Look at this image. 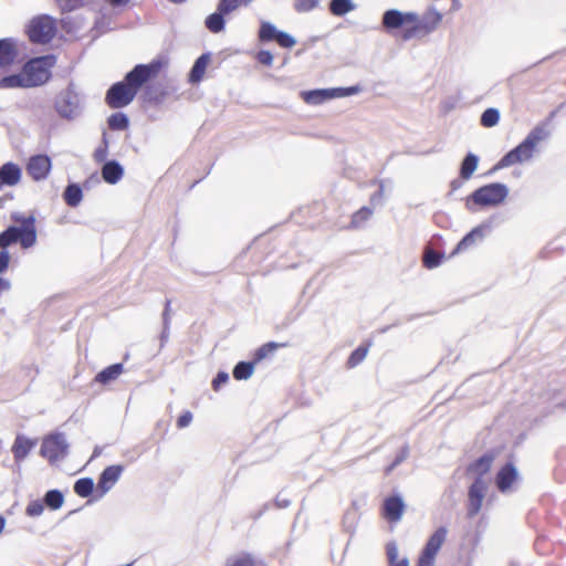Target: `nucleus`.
Listing matches in <instances>:
<instances>
[{"label":"nucleus","instance_id":"f257e3e1","mask_svg":"<svg viewBox=\"0 0 566 566\" xmlns=\"http://www.w3.org/2000/svg\"><path fill=\"white\" fill-rule=\"evenodd\" d=\"M168 60L157 56L149 63L136 64L128 71L122 81L113 83L105 93V104L112 109H122L128 106L146 83L156 78L166 67Z\"/></svg>","mask_w":566,"mask_h":566},{"label":"nucleus","instance_id":"f03ea898","mask_svg":"<svg viewBox=\"0 0 566 566\" xmlns=\"http://www.w3.org/2000/svg\"><path fill=\"white\" fill-rule=\"evenodd\" d=\"M549 134L546 123L536 125L520 144L501 157L490 172L530 160L538 143L548 138Z\"/></svg>","mask_w":566,"mask_h":566},{"label":"nucleus","instance_id":"7ed1b4c3","mask_svg":"<svg viewBox=\"0 0 566 566\" xmlns=\"http://www.w3.org/2000/svg\"><path fill=\"white\" fill-rule=\"evenodd\" d=\"M510 189L503 182L485 184L472 191L465 199V208L475 212L484 208H495L504 203L509 197Z\"/></svg>","mask_w":566,"mask_h":566},{"label":"nucleus","instance_id":"20e7f679","mask_svg":"<svg viewBox=\"0 0 566 566\" xmlns=\"http://www.w3.org/2000/svg\"><path fill=\"white\" fill-rule=\"evenodd\" d=\"M54 108L59 116L66 120H74L83 114L84 96L76 91L73 82L56 95Z\"/></svg>","mask_w":566,"mask_h":566},{"label":"nucleus","instance_id":"39448f33","mask_svg":"<svg viewBox=\"0 0 566 566\" xmlns=\"http://www.w3.org/2000/svg\"><path fill=\"white\" fill-rule=\"evenodd\" d=\"M416 21V12L400 11L398 9H388L381 15V29L390 35L400 34L403 41H409L415 36H409V30Z\"/></svg>","mask_w":566,"mask_h":566},{"label":"nucleus","instance_id":"423d86ee","mask_svg":"<svg viewBox=\"0 0 566 566\" xmlns=\"http://www.w3.org/2000/svg\"><path fill=\"white\" fill-rule=\"evenodd\" d=\"M256 40L262 45L276 43L280 48L287 50L297 43L294 35L279 29L273 22L268 20H260Z\"/></svg>","mask_w":566,"mask_h":566},{"label":"nucleus","instance_id":"0eeeda50","mask_svg":"<svg viewBox=\"0 0 566 566\" xmlns=\"http://www.w3.org/2000/svg\"><path fill=\"white\" fill-rule=\"evenodd\" d=\"M69 448L70 444L66 441L65 433L55 430L42 438L39 453L53 464L69 454Z\"/></svg>","mask_w":566,"mask_h":566},{"label":"nucleus","instance_id":"6e6552de","mask_svg":"<svg viewBox=\"0 0 566 566\" xmlns=\"http://www.w3.org/2000/svg\"><path fill=\"white\" fill-rule=\"evenodd\" d=\"M442 21V13L430 7L421 17L416 13V21L409 30V36H421L433 32Z\"/></svg>","mask_w":566,"mask_h":566},{"label":"nucleus","instance_id":"1a4fd4ad","mask_svg":"<svg viewBox=\"0 0 566 566\" xmlns=\"http://www.w3.org/2000/svg\"><path fill=\"white\" fill-rule=\"evenodd\" d=\"M35 85V59H30L18 74L0 80V88L32 87Z\"/></svg>","mask_w":566,"mask_h":566},{"label":"nucleus","instance_id":"9d476101","mask_svg":"<svg viewBox=\"0 0 566 566\" xmlns=\"http://www.w3.org/2000/svg\"><path fill=\"white\" fill-rule=\"evenodd\" d=\"M488 491V484L484 479L474 478L468 489L467 517H475L482 507L483 500Z\"/></svg>","mask_w":566,"mask_h":566},{"label":"nucleus","instance_id":"9b49d317","mask_svg":"<svg viewBox=\"0 0 566 566\" xmlns=\"http://www.w3.org/2000/svg\"><path fill=\"white\" fill-rule=\"evenodd\" d=\"M124 470L123 464L106 467L98 475L95 499H103L118 482Z\"/></svg>","mask_w":566,"mask_h":566},{"label":"nucleus","instance_id":"f8f14e48","mask_svg":"<svg viewBox=\"0 0 566 566\" xmlns=\"http://www.w3.org/2000/svg\"><path fill=\"white\" fill-rule=\"evenodd\" d=\"M492 229L491 220H485L467 232L462 239L457 243L453 251L450 253L449 258H452L465 250L470 247L474 245L476 242H482L485 238L486 233Z\"/></svg>","mask_w":566,"mask_h":566},{"label":"nucleus","instance_id":"ddd939ff","mask_svg":"<svg viewBox=\"0 0 566 566\" xmlns=\"http://www.w3.org/2000/svg\"><path fill=\"white\" fill-rule=\"evenodd\" d=\"M406 511V503L402 495L398 492L385 497L381 509L382 517L389 523H397L401 520Z\"/></svg>","mask_w":566,"mask_h":566},{"label":"nucleus","instance_id":"4468645a","mask_svg":"<svg viewBox=\"0 0 566 566\" xmlns=\"http://www.w3.org/2000/svg\"><path fill=\"white\" fill-rule=\"evenodd\" d=\"M520 479V472L512 460L505 462L496 472L494 483L499 492H509Z\"/></svg>","mask_w":566,"mask_h":566},{"label":"nucleus","instance_id":"2eb2a0df","mask_svg":"<svg viewBox=\"0 0 566 566\" xmlns=\"http://www.w3.org/2000/svg\"><path fill=\"white\" fill-rule=\"evenodd\" d=\"M56 33V19L49 14H38V45L49 44Z\"/></svg>","mask_w":566,"mask_h":566},{"label":"nucleus","instance_id":"dca6fc26","mask_svg":"<svg viewBox=\"0 0 566 566\" xmlns=\"http://www.w3.org/2000/svg\"><path fill=\"white\" fill-rule=\"evenodd\" d=\"M143 88L142 99L146 105L159 106L169 96L167 86L161 83H146Z\"/></svg>","mask_w":566,"mask_h":566},{"label":"nucleus","instance_id":"f3484780","mask_svg":"<svg viewBox=\"0 0 566 566\" xmlns=\"http://www.w3.org/2000/svg\"><path fill=\"white\" fill-rule=\"evenodd\" d=\"M495 458L496 452L494 450L484 452L467 465L465 473L475 474V478L484 479V475L490 472Z\"/></svg>","mask_w":566,"mask_h":566},{"label":"nucleus","instance_id":"a211bd4d","mask_svg":"<svg viewBox=\"0 0 566 566\" xmlns=\"http://www.w3.org/2000/svg\"><path fill=\"white\" fill-rule=\"evenodd\" d=\"M113 13L109 8L106 6H102L98 9L97 15L95 18L94 24L91 29V34L93 39H97L98 36L113 31L115 28L112 25Z\"/></svg>","mask_w":566,"mask_h":566},{"label":"nucleus","instance_id":"6ab92c4d","mask_svg":"<svg viewBox=\"0 0 566 566\" xmlns=\"http://www.w3.org/2000/svg\"><path fill=\"white\" fill-rule=\"evenodd\" d=\"M447 534L448 530L446 526L442 525L436 528V531L427 539L420 554L436 559L437 554L439 553L441 546L443 545L447 538Z\"/></svg>","mask_w":566,"mask_h":566},{"label":"nucleus","instance_id":"aec40b11","mask_svg":"<svg viewBox=\"0 0 566 566\" xmlns=\"http://www.w3.org/2000/svg\"><path fill=\"white\" fill-rule=\"evenodd\" d=\"M65 502L64 493L59 489H51L46 491L41 500L38 499V516H40L45 509L56 511L63 506Z\"/></svg>","mask_w":566,"mask_h":566},{"label":"nucleus","instance_id":"412c9836","mask_svg":"<svg viewBox=\"0 0 566 566\" xmlns=\"http://www.w3.org/2000/svg\"><path fill=\"white\" fill-rule=\"evenodd\" d=\"M57 56L54 53L38 55V86L45 85L52 78V67L55 66Z\"/></svg>","mask_w":566,"mask_h":566},{"label":"nucleus","instance_id":"4be33fe9","mask_svg":"<svg viewBox=\"0 0 566 566\" xmlns=\"http://www.w3.org/2000/svg\"><path fill=\"white\" fill-rule=\"evenodd\" d=\"M211 52H203L200 54L193 62L189 73H188V83L191 85H197L201 83L205 77L207 67L211 61Z\"/></svg>","mask_w":566,"mask_h":566},{"label":"nucleus","instance_id":"5701e85b","mask_svg":"<svg viewBox=\"0 0 566 566\" xmlns=\"http://www.w3.org/2000/svg\"><path fill=\"white\" fill-rule=\"evenodd\" d=\"M124 166L116 159L105 161L101 167L102 179L108 185H116L124 177Z\"/></svg>","mask_w":566,"mask_h":566},{"label":"nucleus","instance_id":"b1692460","mask_svg":"<svg viewBox=\"0 0 566 566\" xmlns=\"http://www.w3.org/2000/svg\"><path fill=\"white\" fill-rule=\"evenodd\" d=\"M18 55L19 49L12 39L0 40V70L10 66Z\"/></svg>","mask_w":566,"mask_h":566},{"label":"nucleus","instance_id":"393cba45","mask_svg":"<svg viewBox=\"0 0 566 566\" xmlns=\"http://www.w3.org/2000/svg\"><path fill=\"white\" fill-rule=\"evenodd\" d=\"M73 491L80 497H83V499L90 497V500L87 501V504L99 500V499H95L96 486H95L93 478H91V476H84V478L77 479L73 484Z\"/></svg>","mask_w":566,"mask_h":566},{"label":"nucleus","instance_id":"a878e982","mask_svg":"<svg viewBox=\"0 0 566 566\" xmlns=\"http://www.w3.org/2000/svg\"><path fill=\"white\" fill-rule=\"evenodd\" d=\"M301 98L308 105H321L333 98V93L329 88H314L306 90L300 93Z\"/></svg>","mask_w":566,"mask_h":566},{"label":"nucleus","instance_id":"bb28decb","mask_svg":"<svg viewBox=\"0 0 566 566\" xmlns=\"http://www.w3.org/2000/svg\"><path fill=\"white\" fill-rule=\"evenodd\" d=\"M21 169L13 163H7L0 168V188L4 185L14 186L20 181Z\"/></svg>","mask_w":566,"mask_h":566},{"label":"nucleus","instance_id":"cd10ccee","mask_svg":"<svg viewBox=\"0 0 566 566\" xmlns=\"http://www.w3.org/2000/svg\"><path fill=\"white\" fill-rule=\"evenodd\" d=\"M124 371L123 363H115L98 371L94 380L101 385H108L119 377Z\"/></svg>","mask_w":566,"mask_h":566},{"label":"nucleus","instance_id":"c85d7f7f","mask_svg":"<svg viewBox=\"0 0 566 566\" xmlns=\"http://www.w3.org/2000/svg\"><path fill=\"white\" fill-rule=\"evenodd\" d=\"M479 163L480 157L472 151L467 153L459 166V175L461 178L471 179L479 167Z\"/></svg>","mask_w":566,"mask_h":566},{"label":"nucleus","instance_id":"c756f323","mask_svg":"<svg viewBox=\"0 0 566 566\" xmlns=\"http://www.w3.org/2000/svg\"><path fill=\"white\" fill-rule=\"evenodd\" d=\"M62 197L69 207L76 208L83 200V187L77 182H69Z\"/></svg>","mask_w":566,"mask_h":566},{"label":"nucleus","instance_id":"7c9ffc66","mask_svg":"<svg viewBox=\"0 0 566 566\" xmlns=\"http://www.w3.org/2000/svg\"><path fill=\"white\" fill-rule=\"evenodd\" d=\"M226 15L218 8H216V11L208 14L205 19L206 29L213 34L223 32L226 30Z\"/></svg>","mask_w":566,"mask_h":566},{"label":"nucleus","instance_id":"2f4dec72","mask_svg":"<svg viewBox=\"0 0 566 566\" xmlns=\"http://www.w3.org/2000/svg\"><path fill=\"white\" fill-rule=\"evenodd\" d=\"M328 11L334 17H344L347 13L356 10L357 4L354 0H329Z\"/></svg>","mask_w":566,"mask_h":566},{"label":"nucleus","instance_id":"473e14b6","mask_svg":"<svg viewBox=\"0 0 566 566\" xmlns=\"http://www.w3.org/2000/svg\"><path fill=\"white\" fill-rule=\"evenodd\" d=\"M106 123H107V127L111 130H115V132L126 130L129 128V125H130L128 115L120 111L111 114L107 117Z\"/></svg>","mask_w":566,"mask_h":566},{"label":"nucleus","instance_id":"72a5a7b5","mask_svg":"<svg viewBox=\"0 0 566 566\" xmlns=\"http://www.w3.org/2000/svg\"><path fill=\"white\" fill-rule=\"evenodd\" d=\"M255 365L256 364L252 359L238 361L232 369L233 378L235 380L249 379L254 373Z\"/></svg>","mask_w":566,"mask_h":566},{"label":"nucleus","instance_id":"f704fd0d","mask_svg":"<svg viewBox=\"0 0 566 566\" xmlns=\"http://www.w3.org/2000/svg\"><path fill=\"white\" fill-rule=\"evenodd\" d=\"M286 343L268 342L258 347L252 355V360L258 364L265 359L269 355L273 354L277 348L285 347Z\"/></svg>","mask_w":566,"mask_h":566},{"label":"nucleus","instance_id":"c9c22d12","mask_svg":"<svg viewBox=\"0 0 566 566\" xmlns=\"http://www.w3.org/2000/svg\"><path fill=\"white\" fill-rule=\"evenodd\" d=\"M170 304H171V301L169 298H167L166 302H165V307H164L163 314H161L163 331H161L160 336H159L160 349L168 342L169 334H170V321H171V318H170Z\"/></svg>","mask_w":566,"mask_h":566},{"label":"nucleus","instance_id":"e433bc0d","mask_svg":"<svg viewBox=\"0 0 566 566\" xmlns=\"http://www.w3.org/2000/svg\"><path fill=\"white\" fill-rule=\"evenodd\" d=\"M371 345L370 342H367L365 344H360L357 346L348 356L346 360V366L348 368H354L358 366L367 356L369 346Z\"/></svg>","mask_w":566,"mask_h":566},{"label":"nucleus","instance_id":"4c0bfd02","mask_svg":"<svg viewBox=\"0 0 566 566\" xmlns=\"http://www.w3.org/2000/svg\"><path fill=\"white\" fill-rule=\"evenodd\" d=\"M501 113L496 107H488L480 116V125L485 128H492L500 122Z\"/></svg>","mask_w":566,"mask_h":566},{"label":"nucleus","instance_id":"58836bf2","mask_svg":"<svg viewBox=\"0 0 566 566\" xmlns=\"http://www.w3.org/2000/svg\"><path fill=\"white\" fill-rule=\"evenodd\" d=\"M373 208L369 206H364L353 213L350 220V228L358 229L364 227V224L370 219L373 216Z\"/></svg>","mask_w":566,"mask_h":566},{"label":"nucleus","instance_id":"ea45409f","mask_svg":"<svg viewBox=\"0 0 566 566\" xmlns=\"http://www.w3.org/2000/svg\"><path fill=\"white\" fill-rule=\"evenodd\" d=\"M21 238V229L17 227H9L6 231L0 233V248L6 250L9 245L17 243Z\"/></svg>","mask_w":566,"mask_h":566},{"label":"nucleus","instance_id":"a19ab883","mask_svg":"<svg viewBox=\"0 0 566 566\" xmlns=\"http://www.w3.org/2000/svg\"><path fill=\"white\" fill-rule=\"evenodd\" d=\"M371 184L374 185H377L378 188L375 192H373L370 195V198H369V203H370V208L375 209L377 207H382L386 202V198H385V184L386 181L385 180H378V179H375L371 181Z\"/></svg>","mask_w":566,"mask_h":566},{"label":"nucleus","instance_id":"79ce46f5","mask_svg":"<svg viewBox=\"0 0 566 566\" xmlns=\"http://www.w3.org/2000/svg\"><path fill=\"white\" fill-rule=\"evenodd\" d=\"M248 0H218L217 8L227 17L240 7H248Z\"/></svg>","mask_w":566,"mask_h":566},{"label":"nucleus","instance_id":"37998d69","mask_svg":"<svg viewBox=\"0 0 566 566\" xmlns=\"http://www.w3.org/2000/svg\"><path fill=\"white\" fill-rule=\"evenodd\" d=\"M51 169V157L46 154H38V181L46 179Z\"/></svg>","mask_w":566,"mask_h":566},{"label":"nucleus","instance_id":"c03bdc74","mask_svg":"<svg viewBox=\"0 0 566 566\" xmlns=\"http://www.w3.org/2000/svg\"><path fill=\"white\" fill-rule=\"evenodd\" d=\"M31 447H32V443L29 440H27L22 437H18L12 447V453L14 455V459L15 460L23 459L31 450Z\"/></svg>","mask_w":566,"mask_h":566},{"label":"nucleus","instance_id":"a18cd8bd","mask_svg":"<svg viewBox=\"0 0 566 566\" xmlns=\"http://www.w3.org/2000/svg\"><path fill=\"white\" fill-rule=\"evenodd\" d=\"M444 259H446V254L444 253H440V252L430 250L423 256L422 264H423V266L426 269L432 270V269H436V268L440 266Z\"/></svg>","mask_w":566,"mask_h":566},{"label":"nucleus","instance_id":"49530a36","mask_svg":"<svg viewBox=\"0 0 566 566\" xmlns=\"http://www.w3.org/2000/svg\"><path fill=\"white\" fill-rule=\"evenodd\" d=\"M358 516L355 509H347L343 515L342 525L345 532L353 534L356 528Z\"/></svg>","mask_w":566,"mask_h":566},{"label":"nucleus","instance_id":"de8ad7c7","mask_svg":"<svg viewBox=\"0 0 566 566\" xmlns=\"http://www.w3.org/2000/svg\"><path fill=\"white\" fill-rule=\"evenodd\" d=\"M331 91L333 93V98H342L360 93L361 86L359 84H356L350 86L331 87Z\"/></svg>","mask_w":566,"mask_h":566},{"label":"nucleus","instance_id":"09e8293b","mask_svg":"<svg viewBox=\"0 0 566 566\" xmlns=\"http://www.w3.org/2000/svg\"><path fill=\"white\" fill-rule=\"evenodd\" d=\"M227 566H255V560L250 553H242L227 560Z\"/></svg>","mask_w":566,"mask_h":566},{"label":"nucleus","instance_id":"8fccbe9b","mask_svg":"<svg viewBox=\"0 0 566 566\" xmlns=\"http://www.w3.org/2000/svg\"><path fill=\"white\" fill-rule=\"evenodd\" d=\"M321 0H294L293 9L297 13H306L316 9Z\"/></svg>","mask_w":566,"mask_h":566},{"label":"nucleus","instance_id":"3c124183","mask_svg":"<svg viewBox=\"0 0 566 566\" xmlns=\"http://www.w3.org/2000/svg\"><path fill=\"white\" fill-rule=\"evenodd\" d=\"M255 61L266 67L272 66L274 55L270 50L261 49L254 55Z\"/></svg>","mask_w":566,"mask_h":566},{"label":"nucleus","instance_id":"603ef678","mask_svg":"<svg viewBox=\"0 0 566 566\" xmlns=\"http://www.w3.org/2000/svg\"><path fill=\"white\" fill-rule=\"evenodd\" d=\"M84 0H59V6L63 13L75 11L84 7Z\"/></svg>","mask_w":566,"mask_h":566},{"label":"nucleus","instance_id":"864d4df0","mask_svg":"<svg viewBox=\"0 0 566 566\" xmlns=\"http://www.w3.org/2000/svg\"><path fill=\"white\" fill-rule=\"evenodd\" d=\"M229 381V374L223 370H219L217 375L212 378L211 387L214 391H219L222 386H224Z\"/></svg>","mask_w":566,"mask_h":566},{"label":"nucleus","instance_id":"5fc2aeb1","mask_svg":"<svg viewBox=\"0 0 566 566\" xmlns=\"http://www.w3.org/2000/svg\"><path fill=\"white\" fill-rule=\"evenodd\" d=\"M386 555L388 559V564L399 563L398 559V546L395 541L388 542L386 545Z\"/></svg>","mask_w":566,"mask_h":566},{"label":"nucleus","instance_id":"6e6d98bb","mask_svg":"<svg viewBox=\"0 0 566 566\" xmlns=\"http://www.w3.org/2000/svg\"><path fill=\"white\" fill-rule=\"evenodd\" d=\"M409 453H410V448L409 446L406 443L403 444L396 453L392 462H394V465H400L408 457H409Z\"/></svg>","mask_w":566,"mask_h":566},{"label":"nucleus","instance_id":"4d7b16f0","mask_svg":"<svg viewBox=\"0 0 566 566\" xmlns=\"http://www.w3.org/2000/svg\"><path fill=\"white\" fill-rule=\"evenodd\" d=\"M192 418H193V416H192L191 411H189V410L184 411L177 418V421H176L177 428H179V429L187 428L191 423Z\"/></svg>","mask_w":566,"mask_h":566},{"label":"nucleus","instance_id":"13d9d810","mask_svg":"<svg viewBox=\"0 0 566 566\" xmlns=\"http://www.w3.org/2000/svg\"><path fill=\"white\" fill-rule=\"evenodd\" d=\"M34 241H35V234L33 231H27L24 229H21V238L19 239L18 242H21V244L24 248H29L33 244Z\"/></svg>","mask_w":566,"mask_h":566},{"label":"nucleus","instance_id":"bf43d9fd","mask_svg":"<svg viewBox=\"0 0 566 566\" xmlns=\"http://www.w3.org/2000/svg\"><path fill=\"white\" fill-rule=\"evenodd\" d=\"M107 155H108V148L106 147H103V146H98L94 154H93V157L95 159L96 163H102V165L107 161Z\"/></svg>","mask_w":566,"mask_h":566},{"label":"nucleus","instance_id":"052dcab7","mask_svg":"<svg viewBox=\"0 0 566 566\" xmlns=\"http://www.w3.org/2000/svg\"><path fill=\"white\" fill-rule=\"evenodd\" d=\"M298 313H294L293 311H291L290 313L286 314V316L283 318V321L277 325V328H287L291 324H293L297 317H298Z\"/></svg>","mask_w":566,"mask_h":566},{"label":"nucleus","instance_id":"680f3d73","mask_svg":"<svg viewBox=\"0 0 566 566\" xmlns=\"http://www.w3.org/2000/svg\"><path fill=\"white\" fill-rule=\"evenodd\" d=\"M468 179H462L461 176L459 175V177L452 179L450 181V191L448 192V196H451L454 191L459 190L460 188L463 187V184L464 181H467Z\"/></svg>","mask_w":566,"mask_h":566},{"label":"nucleus","instance_id":"e2e57ef3","mask_svg":"<svg viewBox=\"0 0 566 566\" xmlns=\"http://www.w3.org/2000/svg\"><path fill=\"white\" fill-rule=\"evenodd\" d=\"M10 255L6 250L0 251V273L8 269Z\"/></svg>","mask_w":566,"mask_h":566},{"label":"nucleus","instance_id":"0e129e2a","mask_svg":"<svg viewBox=\"0 0 566 566\" xmlns=\"http://www.w3.org/2000/svg\"><path fill=\"white\" fill-rule=\"evenodd\" d=\"M291 505V501L289 499L281 497V493H279L274 499V506L277 509H286Z\"/></svg>","mask_w":566,"mask_h":566},{"label":"nucleus","instance_id":"69168bd1","mask_svg":"<svg viewBox=\"0 0 566 566\" xmlns=\"http://www.w3.org/2000/svg\"><path fill=\"white\" fill-rule=\"evenodd\" d=\"M99 181L101 180H99L97 172H94L84 181L83 187L85 189H88L92 186L98 185Z\"/></svg>","mask_w":566,"mask_h":566},{"label":"nucleus","instance_id":"338daca9","mask_svg":"<svg viewBox=\"0 0 566 566\" xmlns=\"http://www.w3.org/2000/svg\"><path fill=\"white\" fill-rule=\"evenodd\" d=\"M27 34L31 42H35V19L30 20L27 25Z\"/></svg>","mask_w":566,"mask_h":566},{"label":"nucleus","instance_id":"774afa93","mask_svg":"<svg viewBox=\"0 0 566 566\" xmlns=\"http://www.w3.org/2000/svg\"><path fill=\"white\" fill-rule=\"evenodd\" d=\"M416 566H434V558L419 555Z\"/></svg>","mask_w":566,"mask_h":566}]
</instances>
